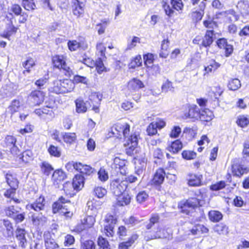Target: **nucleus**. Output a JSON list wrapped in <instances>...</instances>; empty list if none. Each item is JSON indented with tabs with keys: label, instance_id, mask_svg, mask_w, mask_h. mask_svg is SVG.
<instances>
[{
	"label": "nucleus",
	"instance_id": "f257e3e1",
	"mask_svg": "<svg viewBox=\"0 0 249 249\" xmlns=\"http://www.w3.org/2000/svg\"><path fill=\"white\" fill-rule=\"evenodd\" d=\"M74 88V83L71 80H56L49 88V91L56 94H64L71 92Z\"/></svg>",
	"mask_w": 249,
	"mask_h": 249
},
{
	"label": "nucleus",
	"instance_id": "f03ea898",
	"mask_svg": "<svg viewBox=\"0 0 249 249\" xmlns=\"http://www.w3.org/2000/svg\"><path fill=\"white\" fill-rule=\"evenodd\" d=\"M199 201L196 198H190L187 199L183 204L180 205L182 213L190 215L191 216L197 218L196 209L199 210L198 206Z\"/></svg>",
	"mask_w": 249,
	"mask_h": 249
},
{
	"label": "nucleus",
	"instance_id": "7ed1b4c3",
	"mask_svg": "<svg viewBox=\"0 0 249 249\" xmlns=\"http://www.w3.org/2000/svg\"><path fill=\"white\" fill-rule=\"evenodd\" d=\"M110 189L112 193L116 196L121 195L124 191L129 192L130 194L131 192H133V194L136 193L135 191L136 188L131 189V187L124 181L120 182L118 180H113L110 183Z\"/></svg>",
	"mask_w": 249,
	"mask_h": 249
},
{
	"label": "nucleus",
	"instance_id": "20e7f679",
	"mask_svg": "<svg viewBox=\"0 0 249 249\" xmlns=\"http://www.w3.org/2000/svg\"><path fill=\"white\" fill-rule=\"evenodd\" d=\"M170 2L172 5V7L169 4V1L167 0H162L161 3L166 15L171 17L173 16L174 13L173 9L178 11L182 10L183 4L182 0H170Z\"/></svg>",
	"mask_w": 249,
	"mask_h": 249
},
{
	"label": "nucleus",
	"instance_id": "39448f33",
	"mask_svg": "<svg viewBox=\"0 0 249 249\" xmlns=\"http://www.w3.org/2000/svg\"><path fill=\"white\" fill-rule=\"evenodd\" d=\"M21 208L10 206L6 207L4 213L6 216L12 218L16 223L22 222L25 219V213L21 212Z\"/></svg>",
	"mask_w": 249,
	"mask_h": 249
},
{
	"label": "nucleus",
	"instance_id": "423d86ee",
	"mask_svg": "<svg viewBox=\"0 0 249 249\" xmlns=\"http://www.w3.org/2000/svg\"><path fill=\"white\" fill-rule=\"evenodd\" d=\"M138 137L136 134H132L127 138L124 145L126 147L125 151L129 156L134 155L137 151Z\"/></svg>",
	"mask_w": 249,
	"mask_h": 249
},
{
	"label": "nucleus",
	"instance_id": "0eeeda50",
	"mask_svg": "<svg viewBox=\"0 0 249 249\" xmlns=\"http://www.w3.org/2000/svg\"><path fill=\"white\" fill-rule=\"evenodd\" d=\"M199 110V108L196 105H188L182 117L184 119H191L193 121H195L198 119L200 115Z\"/></svg>",
	"mask_w": 249,
	"mask_h": 249
},
{
	"label": "nucleus",
	"instance_id": "6e6552de",
	"mask_svg": "<svg viewBox=\"0 0 249 249\" xmlns=\"http://www.w3.org/2000/svg\"><path fill=\"white\" fill-rule=\"evenodd\" d=\"M116 222V218L113 215L108 214L106 216L104 225V232L107 236H112L114 234V229Z\"/></svg>",
	"mask_w": 249,
	"mask_h": 249
},
{
	"label": "nucleus",
	"instance_id": "1a4fd4ad",
	"mask_svg": "<svg viewBox=\"0 0 249 249\" xmlns=\"http://www.w3.org/2000/svg\"><path fill=\"white\" fill-rule=\"evenodd\" d=\"M44 94L40 90L32 91L29 96V104L31 106L39 105L44 100Z\"/></svg>",
	"mask_w": 249,
	"mask_h": 249
},
{
	"label": "nucleus",
	"instance_id": "9d476101",
	"mask_svg": "<svg viewBox=\"0 0 249 249\" xmlns=\"http://www.w3.org/2000/svg\"><path fill=\"white\" fill-rule=\"evenodd\" d=\"M52 60L55 67L63 69L67 72H69L71 70L70 68L66 63L65 58L63 55L54 56Z\"/></svg>",
	"mask_w": 249,
	"mask_h": 249
},
{
	"label": "nucleus",
	"instance_id": "9b49d317",
	"mask_svg": "<svg viewBox=\"0 0 249 249\" xmlns=\"http://www.w3.org/2000/svg\"><path fill=\"white\" fill-rule=\"evenodd\" d=\"M231 170L233 176L239 177H240L248 171L247 168L241 165L239 161L236 160H234L232 162Z\"/></svg>",
	"mask_w": 249,
	"mask_h": 249
},
{
	"label": "nucleus",
	"instance_id": "f8f14e48",
	"mask_svg": "<svg viewBox=\"0 0 249 249\" xmlns=\"http://www.w3.org/2000/svg\"><path fill=\"white\" fill-rule=\"evenodd\" d=\"M169 235V234L167 231V230L164 229H162L159 227L157 228V231L155 232L154 234L153 235H149L148 234L145 235L144 237V239L146 241H148L150 240L157 239V238H167Z\"/></svg>",
	"mask_w": 249,
	"mask_h": 249
},
{
	"label": "nucleus",
	"instance_id": "ddd939ff",
	"mask_svg": "<svg viewBox=\"0 0 249 249\" xmlns=\"http://www.w3.org/2000/svg\"><path fill=\"white\" fill-rule=\"evenodd\" d=\"M27 232L24 229L18 228L16 231V237L19 242V245L22 248H25L27 245V239L25 235Z\"/></svg>",
	"mask_w": 249,
	"mask_h": 249
},
{
	"label": "nucleus",
	"instance_id": "4468645a",
	"mask_svg": "<svg viewBox=\"0 0 249 249\" xmlns=\"http://www.w3.org/2000/svg\"><path fill=\"white\" fill-rule=\"evenodd\" d=\"M18 28L15 27L12 22L10 20L6 24V29L0 33V36L9 39V37L17 32Z\"/></svg>",
	"mask_w": 249,
	"mask_h": 249
},
{
	"label": "nucleus",
	"instance_id": "2eb2a0df",
	"mask_svg": "<svg viewBox=\"0 0 249 249\" xmlns=\"http://www.w3.org/2000/svg\"><path fill=\"white\" fill-rule=\"evenodd\" d=\"M165 173L164 170L162 168L158 169L154 175L152 180V183L159 185L163 183L164 179Z\"/></svg>",
	"mask_w": 249,
	"mask_h": 249
},
{
	"label": "nucleus",
	"instance_id": "dca6fc26",
	"mask_svg": "<svg viewBox=\"0 0 249 249\" xmlns=\"http://www.w3.org/2000/svg\"><path fill=\"white\" fill-rule=\"evenodd\" d=\"M84 177L81 174H77L73 179L72 185L74 190H80L84 185Z\"/></svg>",
	"mask_w": 249,
	"mask_h": 249
},
{
	"label": "nucleus",
	"instance_id": "f3484780",
	"mask_svg": "<svg viewBox=\"0 0 249 249\" xmlns=\"http://www.w3.org/2000/svg\"><path fill=\"white\" fill-rule=\"evenodd\" d=\"M199 112L200 115L198 119L201 121L209 122L213 119V113L208 108L200 110Z\"/></svg>",
	"mask_w": 249,
	"mask_h": 249
},
{
	"label": "nucleus",
	"instance_id": "a211bd4d",
	"mask_svg": "<svg viewBox=\"0 0 249 249\" xmlns=\"http://www.w3.org/2000/svg\"><path fill=\"white\" fill-rule=\"evenodd\" d=\"M44 200L45 199L43 197L40 196L35 202L29 205V207L35 211L39 212L44 209Z\"/></svg>",
	"mask_w": 249,
	"mask_h": 249
},
{
	"label": "nucleus",
	"instance_id": "6ab92c4d",
	"mask_svg": "<svg viewBox=\"0 0 249 249\" xmlns=\"http://www.w3.org/2000/svg\"><path fill=\"white\" fill-rule=\"evenodd\" d=\"M76 170L80 172V174L86 175H90L93 172L94 169L89 165H84L81 163H78V164L76 165Z\"/></svg>",
	"mask_w": 249,
	"mask_h": 249
},
{
	"label": "nucleus",
	"instance_id": "aec40b11",
	"mask_svg": "<svg viewBox=\"0 0 249 249\" xmlns=\"http://www.w3.org/2000/svg\"><path fill=\"white\" fill-rule=\"evenodd\" d=\"M45 245L47 249H54L58 247V245L54 240L51 237L49 233L44 234V235Z\"/></svg>",
	"mask_w": 249,
	"mask_h": 249
},
{
	"label": "nucleus",
	"instance_id": "412c9836",
	"mask_svg": "<svg viewBox=\"0 0 249 249\" xmlns=\"http://www.w3.org/2000/svg\"><path fill=\"white\" fill-rule=\"evenodd\" d=\"M143 87V83L136 78H133L130 80L128 84V89L132 91H137Z\"/></svg>",
	"mask_w": 249,
	"mask_h": 249
},
{
	"label": "nucleus",
	"instance_id": "4be33fe9",
	"mask_svg": "<svg viewBox=\"0 0 249 249\" xmlns=\"http://www.w3.org/2000/svg\"><path fill=\"white\" fill-rule=\"evenodd\" d=\"M213 30H207L202 41V45L205 47L209 46L213 41Z\"/></svg>",
	"mask_w": 249,
	"mask_h": 249
},
{
	"label": "nucleus",
	"instance_id": "5701e85b",
	"mask_svg": "<svg viewBox=\"0 0 249 249\" xmlns=\"http://www.w3.org/2000/svg\"><path fill=\"white\" fill-rule=\"evenodd\" d=\"M138 235L137 234H133L126 242H123L119 244V249H128L137 240Z\"/></svg>",
	"mask_w": 249,
	"mask_h": 249
},
{
	"label": "nucleus",
	"instance_id": "b1692460",
	"mask_svg": "<svg viewBox=\"0 0 249 249\" xmlns=\"http://www.w3.org/2000/svg\"><path fill=\"white\" fill-rule=\"evenodd\" d=\"M182 148V143L179 140H177L171 142V144L169 145L167 149L173 153H178Z\"/></svg>",
	"mask_w": 249,
	"mask_h": 249
},
{
	"label": "nucleus",
	"instance_id": "393cba45",
	"mask_svg": "<svg viewBox=\"0 0 249 249\" xmlns=\"http://www.w3.org/2000/svg\"><path fill=\"white\" fill-rule=\"evenodd\" d=\"M82 2H80L78 0H75L73 6V13L74 15L80 17L84 13V7Z\"/></svg>",
	"mask_w": 249,
	"mask_h": 249
},
{
	"label": "nucleus",
	"instance_id": "a878e982",
	"mask_svg": "<svg viewBox=\"0 0 249 249\" xmlns=\"http://www.w3.org/2000/svg\"><path fill=\"white\" fill-rule=\"evenodd\" d=\"M130 195H132V193H130V194H128L127 193H124V194H122L121 195L118 196V205L120 206H124L129 204L131 198Z\"/></svg>",
	"mask_w": 249,
	"mask_h": 249
},
{
	"label": "nucleus",
	"instance_id": "bb28decb",
	"mask_svg": "<svg viewBox=\"0 0 249 249\" xmlns=\"http://www.w3.org/2000/svg\"><path fill=\"white\" fill-rule=\"evenodd\" d=\"M5 178L6 182L10 188H13L14 189H18V181L16 178L14 177L12 175L8 173L6 175Z\"/></svg>",
	"mask_w": 249,
	"mask_h": 249
},
{
	"label": "nucleus",
	"instance_id": "cd10ccee",
	"mask_svg": "<svg viewBox=\"0 0 249 249\" xmlns=\"http://www.w3.org/2000/svg\"><path fill=\"white\" fill-rule=\"evenodd\" d=\"M219 67L220 64L218 63L213 59H211L207 62V66H205V71L206 73L211 72L215 71Z\"/></svg>",
	"mask_w": 249,
	"mask_h": 249
},
{
	"label": "nucleus",
	"instance_id": "c85d7f7f",
	"mask_svg": "<svg viewBox=\"0 0 249 249\" xmlns=\"http://www.w3.org/2000/svg\"><path fill=\"white\" fill-rule=\"evenodd\" d=\"M52 178L54 182L59 184L64 180L66 175L62 170H57L53 172Z\"/></svg>",
	"mask_w": 249,
	"mask_h": 249
},
{
	"label": "nucleus",
	"instance_id": "c756f323",
	"mask_svg": "<svg viewBox=\"0 0 249 249\" xmlns=\"http://www.w3.org/2000/svg\"><path fill=\"white\" fill-rule=\"evenodd\" d=\"M169 41L168 39L163 40L161 45V51L160 53V56L162 58H166L169 54Z\"/></svg>",
	"mask_w": 249,
	"mask_h": 249
},
{
	"label": "nucleus",
	"instance_id": "7c9ffc66",
	"mask_svg": "<svg viewBox=\"0 0 249 249\" xmlns=\"http://www.w3.org/2000/svg\"><path fill=\"white\" fill-rule=\"evenodd\" d=\"M103 95L99 92H92L89 96V99L92 104L100 105Z\"/></svg>",
	"mask_w": 249,
	"mask_h": 249
},
{
	"label": "nucleus",
	"instance_id": "2f4dec72",
	"mask_svg": "<svg viewBox=\"0 0 249 249\" xmlns=\"http://www.w3.org/2000/svg\"><path fill=\"white\" fill-rule=\"evenodd\" d=\"M209 217L211 221L217 222L222 219L223 215L218 211H211L209 213Z\"/></svg>",
	"mask_w": 249,
	"mask_h": 249
},
{
	"label": "nucleus",
	"instance_id": "473e14b6",
	"mask_svg": "<svg viewBox=\"0 0 249 249\" xmlns=\"http://www.w3.org/2000/svg\"><path fill=\"white\" fill-rule=\"evenodd\" d=\"M201 177L200 176L192 175L188 180V184L192 186H198L201 185Z\"/></svg>",
	"mask_w": 249,
	"mask_h": 249
},
{
	"label": "nucleus",
	"instance_id": "72a5a7b5",
	"mask_svg": "<svg viewBox=\"0 0 249 249\" xmlns=\"http://www.w3.org/2000/svg\"><path fill=\"white\" fill-rule=\"evenodd\" d=\"M241 87L240 80L237 78L230 80L228 84V88L230 90H235Z\"/></svg>",
	"mask_w": 249,
	"mask_h": 249
},
{
	"label": "nucleus",
	"instance_id": "f704fd0d",
	"mask_svg": "<svg viewBox=\"0 0 249 249\" xmlns=\"http://www.w3.org/2000/svg\"><path fill=\"white\" fill-rule=\"evenodd\" d=\"M35 65V62L34 60L30 58L28 59L26 61L22 63L23 67L26 69V70L24 71L23 73L25 74L26 72H30V68H32Z\"/></svg>",
	"mask_w": 249,
	"mask_h": 249
},
{
	"label": "nucleus",
	"instance_id": "c9c22d12",
	"mask_svg": "<svg viewBox=\"0 0 249 249\" xmlns=\"http://www.w3.org/2000/svg\"><path fill=\"white\" fill-rule=\"evenodd\" d=\"M225 14L227 19L231 22L236 21L239 19V16L232 9L226 11Z\"/></svg>",
	"mask_w": 249,
	"mask_h": 249
},
{
	"label": "nucleus",
	"instance_id": "e433bc0d",
	"mask_svg": "<svg viewBox=\"0 0 249 249\" xmlns=\"http://www.w3.org/2000/svg\"><path fill=\"white\" fill-rule=\"evenodd\" d=\"M20 159H22L23 162L29 163L33 159V154L31 150H27L22 153Z\"/></svg>",
	"mask_w": 249,
	"mask_h": 249
},
{
	"label": "nucleus",
	"instance_id": "4c0bfd02",
	"mask_svg": "<svg viewBox=\"0 0 249 249\" xmlns=\"http://www.w3.org/2000/svg\"><path fill=\"white\" fill-rule=\"evenodd\" d=\"M76 111L78 113H84L87 111V107L84 101L80 99H77L75 101Z\"/></svg>",
	"mask_w": 249,
	"mask_h": 249
},
{
	"label": "nucleus",
	"instance_id": "58836bf2",
	"mask_svg": "<svg viewBox=\"0 0 249 249\" xmlns=\"http://www.w3.org/2000/svg\"><path fill=\"white\" fill-rule=\"evenodd\" d=\"M49 154L55 157H60L61 156L60 149L57 146L53 145H51L48 149Z\"/></svg>",
	"mask_w": 249,
	"mask_h": 249
},
{
	"label": "nucleus",
	"instance_id": "ea45409f",
	"mask_svg": "<svg viewBox=\"0 0 249 249\" xmlns=\"http://www.w3.org/2000/svg\"><path fill=\"white\" fill-rule=\"evenodd\" d=\"M63 137L64 142L68 143H72L76 139V136L74 133H65Z\"/></svg>",
	"mask_w": 249,
	"mask_h": 249
},
{
	"label": "nucleus",
	"instance_id": "a19ab883",
	"mask_svg": "<svg viewBox=\"0 0 249 249\" xmlns=\"http://www.w3.org/2000/svg\"><path fill=\"white\" fill-rule=\"evenodd\" d=\"M82 221L88 229L93 226L95 222V219L93 216H88L86 217H85Z\"/></svg>",
	"mask_w": 249,
	"mask_h": 249
},
{
	"label": "nucleus",
	"instance_id": "79ce46f5",
	"mask_svg": "<svg viewBox=\"0 0 249 249\" xmlns=\"http://www.w3.org/2000/svg\"><path fill=\"white\" fill-rule=\"evenodd\" d=\"M20 107V102L17 100H13L11 105L9 107V111L11 114H13L15 112L18 111Z\"/></svg>",
	"mask_w": 249,
	"mask_h": 249
},
{
	"label": "nucleus",
	"instance_id": "37998d69",
	"mask_svg": "<svg viewBox=\"0 0 249 249\" xmlns=\"http://www.w3.org/2000/svg\"><path fill=\"white\" fill-rule=\"evenodd\" d=\"M214 231L219 234H224L228 232V227L223 224L220 223L214 226Z\"/></svg>",
	"mask_w": 249,
	"mask_h": 249
},
{
	"label": "nucleus",
	"instance_id": "c03bdc74",
	"mask_svg": "<svg viewBox=\"0 0 249 249\" xmlns=\"http://www.w3.org/2000/svg\"><path fill=\"white\" fill-rule=\"evenodd\" d=\"M140 43V38L137 36H133L131 40H128L127 50H130L135 47L138 43Z\"/></svg>",
	"mask_w": 249,
	"mask_h": 249
},
{
	"label": "nucleus",
	"instance_id": "a18cd8bd",
	"mask_svg": "<svg viewBox=\"0 0 249 249\" xmlns=\"http://www.w3.org/2000/svg\"><path fill=\"white\" fill-rule=\"evenodd\" d=\"M41 171L46 175H49L53 170V168L49 163L44 162L41 166Z\"/></svg>",
	"mask_w": 249,
	"mask_h": 249
},
{
	"label": "nucleus",
	"instance_id": "49530a36",
	"mask_svg": "<svg viewBox=\"0 0 249 249\" xmlns=\"http://www.w3.org/2000/svg\"><path fill=\"white\" fill-rule=\"evenodd\" d=\"M58 3V0H43L42 6L45 9L48 8L52 11L53 10V5Z\"/></svg>",
	"mask_w": 249,
	"mask_h": 249
},
{
	"label": "nucleus",
	"instance_id": "de8ad7c7",
	"mask_svg": "<svg viewBox=\"0 0 249 249\" xmlns=\"http://www.w3.org/2000/svg\"><path fill=\"white\" fill-rule=\"evenodd\" d=\"M148 196V194L146 191H140L136 196L137 201L140 203H142L147 199Z\"/></svg>",
	"mask_w": 249,
	"mask_h": 249
},
{
	"label": "nucleus",
	"instance_id": "09e8293b",
	"mask_svg": "<svg viewBox=\"0 0 249 249\" xmlns=\"http://www.w3.org/2000/svg\"><path fill=\"white\" fill-rule=\"evenodd\" d=\"M142 63V61L141 56L138 55L131 60L129 64V67L130 68L135 69V68L141 66Z\"/></svg>",
	"mask_w": 249,
	"mask_h": 249
},
{
	"label": "nucleus",
	"instance_id": "8fccbe9b",
	"mask_svg": "<svg viewBox=\"0 0 249 249\" xmlns=\"http://www.w3.org/2000/svg\"><path fill=\"white\" fill-rule=\"evenodd\" d=\"M22 5L27 10H34L36 8V5L33 0H23Z\"/></svg>",
	"mask_w": 249,
	"mask_h": 249
},
{
	"label": "nucleus",
	"instance_id": "3c124183",
	"mask_svg": "<svg viewBox=\"0 0 249 249\" xmlns=\"http://www.w3.org/2000/svg\"><path fill=\"white\" fill-rule=\"evenodd\" d=\"M146 132L149 136H153L157 133V126L155 124L154 122L149 124L147 127Z\"/></svg>",
	"mask_w": 249,
	"mask_h": 249
},
{
	"label": "nucleus",
	"instance_id": "603ef678",
	"mask_svg": "<svg viewBox=\"0 0 249 249\" xmlns=\"http://www.w3.org/2000/svg\"><path fill=\"white\" fill-rule=\"evenodd\" d=\"M95 243L90 240L83 242L81 245V249H95Z\"/></svg>",
	"mask_w": 249,
	"mask_h": 249
},
{
	"label": "nucleus",
	"instance_id": "864d4df0",
	"mask_svg": "<svg viewBox=\"0 0 249 249\" xmlns=\"http://www.w3.org/2000/svg\"><path fill=\"white\" fill-rule=\"evenodd\" d=\"M183 158L187 160L194 159L196 157V153L194 151L184 150L182 153Z\"/></svg>",
	"mask_w": 249,
	"mask_h": 249
},
{
	"label": "nucleus",
	"instance_id": "5fc2aeb1",
	"mask_svg": "<svg viewBox=\"0 0 249 249\" xmlns=\"http://www.w3.org/2000/svg\"><path fill=\"white\" fill-rule=\"evenodd\" d=\"M98 246L102 249H109L108 241L102 237H99L98 240Z\"/></svg>",
	"mask_w": 249,
	"mask_h": 249
},
{
	"label": "nucleus",
	"instance_id": "6e6d98bb",
	"mask_svg": "<svg viewBox=\"0 0 249 249\" xmlns=\"http://www.w3.org/2000/svg\"><path fill=\"white\" fill-rule=\"evenodd\" d=\"M68 46L71 51H76L77 49L81 47V44L76 40L69 41L68 42Z\"/></svg>",
	"mask_w": 249,
	"mask_h": 249
},
{
	"label": "nucleus",
	"instance_id": "4d7b16f0",
	"mask_svg": "<svg viewBox=\"0 0 249 249\" xmlns=\"http://www.w3.org/2000/svg\"><path fill=\"white\" fill-rule=\"evenodd\" d=\"M3 224L4 227L6 228L8 231V235L10 236L13 234V226L12 223L7 219L3 220Z\"/></svg>",
	"mask_w": 249,
	"mask_h": 249
},
{
	"label": "nucleus",
	"instance_id": "13d9d810",
	"mask_svg": "<svg viewBox=\"0 0 249 249\" xmlns=\"http://www.w3.org/2000/svg\"><path fill=\"white\" fill-rule=\"evenodd\" d=\"M98 178L102 181H106L108 178L107 172L104 169L101 168L98 172Z\"/></svg>",
	"mask_w": 249,
	"mask_h": 249
},
{
	"label": "nucleus",
	"instance_id": "bf43d9fd",
	"mask_svg": "<svg viewBox=\"0 0 249 249\" xmlns=\"http://www.w3.org/2000/svg\"><path fill=\"white\" fill-rule=\"evenodd\" d=\"M94 192L98 198H102L106 194L107 191L102 187H97L95 188Z\"/></svg>",
	"mask_w": 249,
	"mask_h": 249
},
{
	"label": "nucleus",
	"instance_id": "052dcab7",
	"mask_svg": "<svg viewBox=\"0 0 249 249\" xmlns=\"http://www.w3.org/2000/svg\"><path fill=\"white\" fill-rule=\"evenodd\" d=\"M226 186L225 181H220L211 186L210 189L213 191H218L224 188Z\"/></svg>",
	"mask_w": 249,
	"mask_h": 249
},
{
	"label": "nucleus",
	"instance_id": "680f3d73",
	"mask_svg": "<svg viewBox=\"0 0 249 249\" xmlns=\"http://www.w3.org/2000/svg\"><path fill=\"white\" fill-rule=\"evenodd\" d=\"M73 82L75 83H83L84 84H87L88 80L87 77L82 76L79 75H76L74 76Z\"/></svg>",
	"mask_w": 249,
	"mask_h": 249
},
{
	"label": "nucleus",
	"instance_id": "e2e57ef3",
	"mask_svg": "<svg viewBox=\"0 0 249 249\" xmlns=\"http://www.w3.org/2000/svg\"><path fill=\"white\" fill-rule=\"evenodd\" d=\"M143 59L144 63L148 67H149L148 65L152 64L154 60V55L151 53H148L143 55Z\"/></svg>",
	"mask_w": 249,
	"mask_h": 249
},
{
	"label": "nucleus",
	"instance_id": "0e129e2a",
	"mask_svg": "<svg viewBox=\"0 0 249 249\" xmlns=\"http://www.w3.org/2000/svg\"><path fill=\"white\" fill-rule=\"evenodd\" d=\"M181 132V128L179 126H174L172 129L170 134V136L171 138H177Z\"/></svg>",
	"mask_w": 249,
	"mask_h": 249
},
{
	"label": "nucleus",
	"instance_id": "69168bd1",
	"mask_svg": "<svg viewBox=\"0 0 249 249\" xmlns=\"http://www.w3.org/2000/svg\"><path fill=\"white\" fill-rule=\"evenodd\" d=\"M96 69L99 73H101L105 69L103 61L101 58H99L96 62Z\"/></svg>",
	"mask_w": 249,
	"mask_h": 249
},
{
	"label": "nucleus",
	"instance_id": "338daca9",
	"mask_svg": "<svg viewBox=\"0 0 249 249\" xmlns=\"http://www.w3.org/2000/svg\"><path fill=\"white\" fill-rule=\"evenodd\" d=\"M6 144L7 146L9 147L12 146L13 145H15L16 142V138L12 136H7L5 138V140Z\"/></svg>",
	"mask_w": 249,
	"mask_h": 249
},
{
	"label": "nucleus",
	"instance_id": "774afa93",
	"mask_svg": "<svg viewBox=\"0 0 249 249\" xmlns=\"http://www.w3.org/2000/svg\"><path fill=\"white\" fill-rule=\"evenodd\" d=\"M161 89L163 91L167 92L168 91L172 90L173 87H172V83L169 81H167L163 84Z\"/></svg>",
	"mask_w": 249,
	"mask_h": 249
}]
</instances>
